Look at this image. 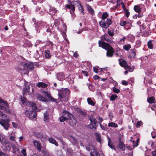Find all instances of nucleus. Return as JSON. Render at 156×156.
Segmentation results:
<instances>
[{
    "mask_svg": "<svg viewBox=\"0 0 156 156\" xmlns=\"http://www.w3.org/2000/svg\"><path fill=\"white\" fill-rule=\"evenodd\" d=\"M98 68V66L94 67H93V70H94V72L96 73H97Z\"/></svg>",
    "mask_w": 156,
    "mask_h": 156,
    "instance_id": "052dcab7",
    "label": "nucleus"
},
{
    "mask_svg": "<svg viewBox=\"0 0 156 156\" xmlns=\"http://www.w3.org/2000/svg\"><path fill=\"white\" fill-rule=\"evenodd\" d=\"M131 48L130 44H126L123 46V48L126 51H128Z\"/></svg>",
    "mask_w": 156,
    "mask_h": 156,
    "instance_id": "4c0bfd02",
    "label": "nucleus"
},
{
    "mask_svg": "<svg viewBox=\"0 0 156 156\" xmlns=\"http://www.w3.org/2000/svg\"><path fill=\"white\" fill-rule=\"evenodd\" d=\"M108 16V14L107 12L103 13L102 15L101 18L104 20Z\"/></svg>",
    "mask_w": 156,
    "mask_h": 156,
    "instance_id": "ea45409f",
    "label": "nucleus"
},
{
    "mask_svg": "<svg viewBox=\"0 0 156 156\" xmlns=\"http://www.w3.org/2000/svg\"><path fill=\"white\" fill-rule=\"evenodd\" d=\"M108 146L112 149L114 150L115 151V146L113 145V142L112 141L111 139L109 138H108Z\"/></svg>",
    "mask_w": 156,
    "mask_h": 156,
    "instance_id": "dca6fc26",
    "label": "nucleus"
},
{
    "mask_svg": "<svg viewBox=\"0 0 156 156\" xmlns=\"http://www.w3.org/2000/svg\"><path fill=\"white\" fill-rule=\"evenodd\" d=\"M24 68L26 69L31 70L34 68L33 64L31 62H27L25 63L23 65Z\"/></svg>",
    "mask_w": 156,
    "mask_h": 156,
    "instance_id": "9b49d317",
    "label": "nucleus"
},
{
    "mask_svg": "<svg viewBox=\"0 0 156 156\" xmlns=\"http://www.w3.org/2000/svg\"><path fill=\"white\" fill-rule=\"evenodd\" d=\"M21 100L23 104H24L27 102V99L24 97L23 98L21 97Z\"/></svg>",
    "mask_w": 156,
    "mask_h": 156,
    "instance_id": "49530a36",
    "label": "nucleus"
},
{
    "mask_svg": "<svg viewBox=\"0 0 156 156\" xmlns=\"http://www.w3.org/2000/svg\"><path fill=\"white\" fill-rule=\"evenodd\" d=\"M99 47H101L107 51L106 56L108 57L113 56L114 52L113 48L108 44L101 41L98 42Z\"/></svg>",
    "mask_w": 156,
    "mask_h": 156,
    "instance_id": "f257e3e1",
    "label": "nucleus"
},
{
    "mask_svg": "<svg viewBox=\"0 0 156 156\" xmlns=\"http://www.w3.org/2000/svg\"><path fill=\"white\" fill-rule=\"evenodd\" d=\"M96 139V140L98 142L100 143L101 141V136L98 133H95Z\"/></svg>",
    "mask_w": 156,
    "mask_h": 156,
    "instance_id": "473e14b6",
    "label": "nucleus"
},
{
    "mask_svg": "<svg viewBox=\"0 0 156 156\" xmlns=\"http://www.w3.org/2000/svg\"><path fill=\"white\" fill-rule=\"evenodd\" d=\"M21 152L24 156H26V151L25 149H23L21 151Z\"/></svg>",
    "mask_w": 156,
    "mask_h": 156,
    "instance_id": "864d4df0",
    "label": "nucleus"
},
{
    "mask_svg": "<svg viewBox=\"0 0 156 156\" xmlns=\"http://www.w3.org/2000/svg\"><path fill=\"white\" fill-rule=\"evenodd\" d=\"M48 140L50 143L55 144L56 146H58V144L56 142V140L52 137L48 138Z\"/></svg>",
    "mask_w": 156,
    "mask_h": 156,
    "instance_id": "6ab92c4d",
    "label": "nucleus"
},
{
    "mask_svg": "<svg viewBox=\"0 0 156 156\" xmlns=\"http://www.w3.org/2000/svg\"><path fill=\"white\" fill-rule=\"evenodd\" d=\"M67 153L69 155H71L72 153V151L70 148H68L67 149Z\"/></svg>",
    "mask_w": 156,
    "mask_h": 156,
    "instance_id": "79ce46f5",
    "label": "nucleus"
},
{
    "mask_svg": "<svg viewBox=\"0 0 156 156\" xmlns=\"http://www.w3.org/2000/svg\"><path fill=\"white\" fill-rule=\"evenodd\" d=\"M142 122L141 121H138L136 124V127L137 128L139 127L142 124Z\"/></svg>",
    "mask_w": 156,
    "mask_h": 156,
    "instance_id": "8fccbe9b",
    "label": "nucleus"
},
{
    "mask_svg": "<svg viewBox=\"0 0 156 156\" xmlns=\"http://www.w3.org/2000/svg\"><path fill=\"white\" fill-rule=\"evenodd\" d=\"M70 93V90L68 89H62L58 94V102L62 100L64 101H66L68 98Z\"/></svg>",
    "mask_w": 156,
    "mask_h": 156,
    "instance_id": "7ed1b4c3",
    "label": "nucleus"
},
{
    "mask_svg": "<svg viewBox=\"0 0 156 156\" xmlns=\"http://www.w3.org/2000/svg\"><path fill=\"white\" fill-rule=\"evenodd\" d=\"M25 86L23 88V94L24 96L27 93H29L30 92V87L28 84H25Z\"/></svg>",
    "mask_w": 156,
    "mask_h": 156,
    "instance_id": "ddd939ff",
    "label": "nucleus"
},
{
    "mask_svg": "<svg viewBox=\"0 0 156 156\" xmlns=\"http://www.w3.org/2000/svg\"><path fill=\"white\" fill-rule=\"evenodd\" d=\"M130 54L131 57H134L136 55V52L134 50H133L131 52Z\"/></svg>",
    "mask_w": 156,
    "mask_h": 156,
    "instance_id": "3c124183",
    "label": "nucleus"
},
{
    "mask_svg": "<svg viewBox=\"0 0 156 156\" xmlns=\"http://www.w3.org/2000/svg\"><path fill=\"white\" fill-rule=\"evenodd\" d=\"M98 120V122L100 124V126H101V123L103 121V119L99 117Z\"/></svg>",
    "mask_w": 156,
    "mask_h": 156,
    "instance_id": "4d7b16f0",
    "label": "nucleus"
},
{
    "mask_svg": "<svg viewBox=\"0 0 156 156\" xmlns=\"http://www.w3.org/2000/svg\"><path fill=\"white\" fill-rule=\"evenodd\" d=\"M33 143L34 145L37 147V149L39 151H40L41 150L42 147L41 143L37 140L34 141Z\"/></svg>",
    "mask_w": 156,
    "mask_h": 156,
    "instance_id": "4468645a",
    "label": "nucleus"
},
{
    "mask_svg": "<svg viewBox=\"0 0 156 156\" xmlns=\"http://www.w3.org/2000/svg\"><path fill=\"white\" fill-rule=\"evenodd\" d=\"M113 90L114 92L118 94L119 93L120 91V90L119 89L116 88L115 87H114L113 88Z\"/></svg>",
    "mask_w": 156,
    "mask_h": 156,
    "instance_id": "37998d69",
    "label": "nucleus"
},
{
    "mask_svg": "<svg viewBox=\"0 0 156 156\" xmlns=\"http://www.w3.org/2000/svg\"><path fill=\"white\" fill-rule=\"evenodd\" d=\"M9 138L11 140L14 141L15 139V137L14 136H10Z\"/></svg>",
    "mask_w": 156,
    "mask_h": 156,
    "instance_id": "e2e57ef3",
    "label": "nucleus"
},
{
    "mask_svg": "<svg viewBox=\"0 0 156 156\" xmlns=\"http://www.w3.org/2000/svg\"><path fill=\"white\" fill-rule=\"evenodd\" d=\"M154 97L152 96L147 99V101L150 104L154 103Z\"/></svg>",
    "mask_w": 156,
    "mask_h": 156,
    "instance_id": "c85d7f7f",
    "label": "nucleus"
},
{
    "mask_svg": "<svg viewBox=\"0 0 156 156\" xmlns=\"http://www.w3.org/2000/svg\"><path fill=\"white\" fill-rule=\"evenodd\" d=\"M108 126L109 127H113L115 128H117L118 127V126L117 124L113 122H112L108 123Z\"/></svg>",
    "mask_w": 156,
    "mask_h": 156,
    "instance_id": "72a5a7b5",
    "label": "nucleus"
},
{
    "mask_svg": "<svg viewBox=\"0 0 156 156\" xmlns=\"http://www.w3.org/2000/svg\"><path fill=\"white\" fill-rule=\"evenodd\" d=\"M86 148V150L89 151H93L95 149V147L93 146L90 144L87 145Z\"/></svg>",
    "mask_w": 156,
    "mask_h": 156,
    "instance_id": "aec40b11",
    "label": "nucleus"
},
{
    "mask_svg": "<svg viewBox=\"0 0 156 156\" xmlns=\"http://www.w3.org/2000/svg\"><path fill=\"white\" fill-rule=\"evenodd\" d=\"M43 42L41 41H40L39 40H37L35 44L36 45H37L39 44L42 43Z\"/></svg>",
    "mask_w": 156,
    "mask_h": 156,
    "instance_id": "bf43d9fd",
    "label": "nucleus"
},
{
    "mask_svg": "<svg viewBox=\"0 0 156 156\" xmlns=\"http://www.w3.org/2000/svg\"><path fill=\"white\" fill-rule=\"evenodd\" d=\"M0 116L3 117L4 118H7L6 115L4 114L3 112L0 111Z\"/></svg>",
    "mask_w": 156,
    "mask_h": 156,
    "instance_id": "5fc2aeb1",
    "label": "nucleus"
},
{
    "mask_svg": "<svg viewBox=\"0 0 156 156\" xmlns=\"http://www.w3.org/2000/svg\"><path fill=\"white\" fill-rule=\"evenodd\" d=\"M112 23V21L110 18H108L106 20H104L100 21L99 24L100 26L102 28L107 29L109 27Z\"/></svg>",
    "mask_w": 156,
    "mask_h": 156,
    "instance_id": "39448f33",
    "label": "nucleus"
},
{
    "mask_svg": "<svg viewBox=\"0 0 156 156\" xmlns=\"http://www.w3.org/2000/svg\"><path fill=\"white\" fill-rule=\"evenodd\" d=\"M37 86L38 87H41L42 88H45L47 87L48 85L45 83L43 82H39L37 84Z\"/></svg>",
    "mask_w": 156,
    "mask_h": 156,
    "instance_id": "5701e85b",
    "label": "nucleus"
},
{
    "mask_svg": "<svg viewBox=\"0 0 156 156\" xmlns=\"http://www.w3.org/2000/svg\"><path fill=\"white\" fill-rule=\"evenodd\" d=\"M87 101L88 104L92 106H94L95 105V102L92 100L91 98H88L87 99Z\"/></svg>",
    "mask_w": 156,
    "mask_h": 156,
    "instance_id": "b1692460",
    "label": "nucleus"
},
{
    "mask_svg": "<svg viewBox=\"0 0 156 156\" xmlns=\"http://www.w3.org/2000/svg\"><path fill=\"white\" fill-rule=\"evenodd\" d=\"M30 110H26L25 114L26 116L30 119H32L35 118L37 116V113L36 110L37 107L36 104L33 102H30Z\"/></svg>",
    "mask_w": 156,
    "mask_h": 156,
    "instance_id": "f03ea898",
    "label": "nucleus"
},
{
    "mask_svg": "<svg viewBox=\"0 0 156 156\" xmlns=\"http://www.w3.org/2000/svg\"><path fill=\"white\" fill-rule=\"evenodd\" d=\"M152 154L153 156H156V149L154 151L152 152Z\"/></svg>",
    "mask_w": 156,
    "mask_h": 156,
    "instance_id": "774afa93",
    "label": "nucleus"
},
{
    "mask_svg": "<svg viewBox=\"0 0 156 156\" xmlns=\"http://www.w3.org/2000/svg\"><path fill=\"white\" fill-rule=\"evenodd\" d=\"M49 99H50L52 101H53V102H58V101H57L58 100L57 99L53 98L51 96V98H50Z\"/></svg>",
    "mask_w": 156,
    "mask_h": 156,
    "instance_id": "6e6d98bb",
    "label": "nucleus"
},
{
    "mask_svg": "<svg viewBox=\"0 0 156 156\" xmlns=\"http://www.w3.org/2000/svg\"><path fill=\"white\" fill-rule=\"evenodd\" d=\"M66 7L69 9H70L71 11L74 12L75 9V8L74 5H67Z\"/></svg>",
    "mask_w": 156,
    "mask_h": 156,
    "instance_id": "7c9ffc66",
    "label": "nucleus"
},
{
    "mask_svg": "<svg viewBox=\"0 0 156 156\" xmlns=\"http://www.w3.org/2000/svg\"><path fill=\"white\" fill-rule=\"evenodd\" d=\"M90 156H100L99 153L95 149L93 151H91L90 153Z\"/></svg>",
    "mask_w": 156,
    "mask_h": 156,
    "instance_id": "4be33fe9",
    "label": "nucleus"
},
{
    "mask_svg": "<svg viewBox=\"0 0 156 156\" xmlns=\"http://www.w3.org/2000/svg\"><path fill=\"white\" fill-rule=\"evenodd\" d=\"M101 40L100 41H105L108 42H109L111 44L114 43L113 41L110 37L109 36L106 34H105L104 35L101 36Z\"/></svg>",
    "mask_w": 156,
    "mask_h": 156,
    "instance_id": "6e6552de",
    "label": "nucleus"
},
{
    "mask_svg": "<svg viewBox=\"0 0 156 156\" xmlns=\"http://www.w3.org/2000/svg\"><path fill=\"white\" fill-rule=\"evenodd\" d=\"M125 69L126 70H127L129 72H132L133 70V68H131L129 66H128V65L126 67H125Z\"/></svg>",
    "mask_w": 156,
    "mask_h": 156,
    "instance_id": "c9c22d12",
    "label": "nucleus"
},
{
    "mask_svg": "<svg viewBox=\"0 0 156 156\" xmlns=\"http://www.w3.org/2000/svg\"><path fill=\"white\" fill-rule=\"evenodd\" d=\"M108 34L109 36H113L114 35L113 32L111 30L109 29L108 30Z\"/></svg>",
    "mask_w": 156,
    "mask_h": 156,
    "instance_id": "de8ad7c7",
    "label": "nucleus"
},
{
    "mask_svg": "<svg viewBox=\"0 0 156 156\" xmlns=\"http://www.w3.org/2000/svg\"><path fill=\"white\" fill-rule=\"evenodd\" d=\"M89 118L90 122V125L93 128L95 129L97 127L96 125L97 122L95 117L94 116L91 115L89 116Z\"/></svg>",
    "mask_w": 156,
    "mask_h": 156,
    "instance_id": "1a4fd4ad",
    "label": "nucleus"
},
{
    "mask_svg": "<svg viewBox=\"0 0 156 156\" xmlns=\"http://www.w3.org/2000/svg\"><path fill=\"white\" fill-rule=\"evenodd\" d=\"M68 139L74 145H76L78 144V141L77 138L72 136H70L68 137Z\"/></svg>",
    "mask_w": 156,
    "mask_h": 156,
    "instance_id": "9d476101",
    "label": "nucleus"
},
{
    "mask_svg": "<svg viewBox=\"0 0 156 156\" xmlns=\"http://www.w3.org/2000/svg\"><path fill=\"white\" fill-rule=\"evenodd\" d=\"M49 114L47 112L44 114V120L45 122H48L49 121Z\"/></svg>",
    "mask_w": 156,
    "mask_h": 156,
    "instance_id": "f3484780",
    "label": "nucleus"
},
{
    "mask_svg": "<svg viewBox=\"0 0 156 156\" xmlns=\"http://www.w3.org/2000/svg\"><path fill=\"white\" fill-rule=\"evenodd\" d=\"M77 111L80 114L82 115L83 117H85L87 115V114L86 112L82 110L79 108H78L77 109Z\"/></svg>",
    "mask_w": 156,
    "mask_h": 156,
    "instance_id": "412c9836",
    "label": "nucleus"
},
{
    "mask_svg": "<svg viewBox=\"0 0 156 156\" xmlns=\"http://www.w3.org/2000/svg\"><path fill=\"white\" fill-rule=\"evenodd\" d=\"M68 116L67 122L71 126L75 125L76 123V120L74 116L70 114L69 112H66Z\"/></svg>",
    "mask_w": 156,
    "mask_h": 156,
    "instance_id": "20e7f679",
    "label": "nucleus"
},
{
    "mask_svg": "<svg viewBox=\"0 0 156 156\" xmlns=\"http://www.w3.org/2000/svg\"><path fill=\"white\" fill-rule=\"evenodd\" d=\"M118 97V96L112 94L111 95L110 98V100L111 101H113L115 100Z\"/></svg>",
    "mask_w": 156,
    "mask_h": 156,
    "instance_id": "58836bf2",
    "label": "nucleus"
},
{
    "mask_svg": "<svg viewBox=\"0 0 156 156\" xmlns=\"http://www.w3.org/2000/svg\"><path fill=\"white\" fill-rule=\"evenodd\" d=\"M119 63L120 65L122 67L125 68L128 65L126 61L122 59H119Z\"/></svg>",
    "mask_w": 156,
    "mask_h": 156,
    "instance_id": "2eb2a0df",
    "label": "nucleus"
},
{
    "mask_svg": "<svg viewBox=\"0 0 156 156\" xmlns=\"http://www.w3.org/2000/svg\"><path fill=\"white\" fill-rule=\"evenodd\" d=\"M142 16V15L141 14L136 15L135 16H134V18H136L137 17L138 18H139L141 17Z\"/></svg>",
    "mask_w": 156,
    "mask_h": 156,
    "instance_id": "0e129e2a",
    "label": "nucleus"
},
{
    "mask_svg": "<svg viewBox=\"0 0 156 156\" xmlns=\"http://www.w3.org/2000/svg\"><path fill=\"white\" fill-rule=\"evenodd\" d=\"M44 53L45 54V56L46 58H48L51 57L50 51L48 50H46L45 51Z\"/></svg>",
    "mask_w": 156,
    "mask_h": 156,
    "instance_id": "2f4dec72",
    "label": "nucleus"
},
{
    "mask_svg": "<svg viewBox=\"0 0 156 156\" xmlns=\"http://www.w3.org/2000/svg\"><path fill=\"white\" fill-rule=\"evenodd\" d=\"M9 105L7 102L0 98V109L1 110L7 111Z\"/></svg>",
    "mask_w": 156,
    "mask_h": 156,
    "instance_id": "0eeeda50",
    "label": "nucleus"
},
{
    "mask_svg": "<svg viewBox=\"0 0 156 156\" xmlns=\"http://www.w3.org/2000/svg\"><path fill=\"white\" fill-rule=\"evenodd\" d=\"M122 84L124 85H127L128 84V83H127L126 81L123 80L122 81Z\"/></svg>",
    "mask_w": 156,
    "mask_h": 156,
    "instance_id": "69168bd1",
    "label": "nucleus"
},
{
    "mask_svg": "<svg viewBox=\"0 0 156 156\" xmlns=\"http://www.w3.org/2000/svg\"><path fill=\"white\" fill-rule=\"evenodd\" d=\"M119 147L122 151H124L125 149V145L123 142H120L119 144Z\"/></svg>",
    "mask_w": 156,
    "mask_h": 156,
    "instance_id": "c756f323",
    "label": "nucleus"
},
{
    "mask_svg": "<svg viewBox=\"0 0 156 156\" xmlns=\"http://www.w3.org/2000/svg\"><path fill=\"white\" fill-rule=\"evenodd\" d=\"M0 156H8L6 154H5L3 153L0 151Z\"/></svg>",
    "mask_w": 156,
    "mask_h": 156,
    "instance_id": "338daca9",
    "label": "nucleus"
},
{
    "mask_svg": "<svg viewBox=\"0 0 156 156\" xmlns=\"http://www.w3.org/2000/svg\"><path fill=\"white\" fill-rule=\"evenodd\" d=\"M124 11L126 14V17H128L130 15L129 12V11L127 9L124 10Z\"/></svg>",
    "mask_w": 156,
    "mask_h": 156,
    "instance_id": "c03bdc74",
    "label": "nucleus"
},
{
    "mask_svg": "<svg viewBox=\"0 0 156 156\" xmlns=\"http://www.w3.org/2000/svg\"><path fill=\"white\" fill-rule=\"evenodd\" d=\"M42 24V23L41 22H39L38 24V26H39V29H38L37 30V33H39L40 32V31H38V30H39L40 29H41V27H40L41 26V24Z\"/></svg>",
    "mask_w": 156,
    "mask_h": 156,
    "instance_id": "603ef678",
    "label": "nucleus"
},
{
    "mask_svg": "<svg viewBox=\"0 0 156 156\" xmlns=\"http://www.w3.org/2000/svg\"><path fill=\"white\" fill-rule=\"evenodd\" d=\"M134 9L135 11L138 13H140L141 12V9L140 7L138 5H136L134 6Z\"/></svg>",
    "mask_w": 156,
    "mask_h": 156,
    "instance_id": "cd10ccee",
    "label": "nucleus"
},
{
    "mask_svg": "<svg viewBox=\"0 0 156 156\" xmlns=\"http://www.w3.org/2000/svg\"><path fill=\"white\" fill-rule=\"evenodd\" d=\"M137 24L140 26V28L141 31H142V29L143 28V25H141V23L140 21H139L137 22Z\"/></svg>",
    "mask_w": 156,
    "mask_h": 156,
    "instance_id": "a18cd8bd",
    "label": "nucleus"
},
{
    "mask_svg": "<svg viewBox=\"0 0 156 156\" xmlns=\"http://www.w3.org/2000/svg\"><path fill=\"white\" fill-rule=\"evenodd\" d=\"M10 122V120L7 119H0V124L3 126L5 129L6 130H8L9 126V122Z\"/></svg>",
    "mask_w": 156,
    "mask_h": 156,
    "instance_id": "423d86ee",
    "label": "nucleus"
},
{
    "mask_svg": "<svg viewBox=\"0 0 156 156\" xmlns=\"http://www.w3.org/2000/svg\"><path fill=\"white\" fill-rule=\"evenodd\" d=\"M86 8L88 12L91 14L93 15L94 14V10L93 9L91 8L90 6L88 5H86Z\"/></svg>",
    "mask_w": 156,
    "mask_h": 156,
    "instance_id": "393cba45",
    "label": "nucleus"
},
{
    "mask_svg": "<svg viewBox=\"0 0 156 156\" xmlns=\"http://www.w3.org/2000/svg\"><path fill=\"white\" fill-rule=\"evenodd\" d=\"M0 142H1L2 144L4 145H6L9 143V141L5 138V136L4 138H2Z\"/></svg>",
    "mask_w": 156,
    "mask_h": 156,
    "instance_id": "a878e982",
    "label": "nucleus"
},
{
    "mask_svg": "<svg viewBox=\"0 0 156 156\" xmlns=\"http://www.w3.org/2000/svg\"><path fill=\"white\" fill-rule=\"evenodd\" d=\"M66 112H68L67 111H65L63 112V115L59 118V120L61 122H63L65 121H67V119H68V116H67V114Z\"/></svg>",
    "mask_w": 156,
    "mask_h": 156,
    "instance_id": "f8f14e48",
    "label": "nucleus"
},
{
    "mask_svg": "<svg viewBox=\"0 0 156 156\" xmlns=\"http://www.w3.org/2000/svg\"><path fill=\"white\" fill-rule=\"evenodd\" d=\"M37 98L40 101L45 102L46 101V100L41 95L39 94H37Z\"/></svg>",
    "mask_w": 156,
    "mask_h": 156,
    "instance_id": "bb28decb",
    "label": "nucleus"
},
{
    "mask_svg": "<svg viewBox=\"0 0 156 156\" xmlns=\"http://www.w3.org/2000/svg\"><path fill=\"white\" fill-rule=\"evenodd\" d=\"M49 14L51 15H55L57 12V10L54 8L51 7L49 10Z\"/></svg>",
    "mask_w": 156,
    "mask_h": 156,
    "instance_id": "a211bd4d",
    "label": "nucleus"
},
{
    "mask_svg": "<svg viewBox=\"0 0 156 156\" xmlns=\"http://www.w3.org/2000/svg\"><path fill=\"white\" fill-rule=\"evenodd\" d=\"M145 4L147 6H149L150 4V2L148 0H147L145 2Z\"/></svg>",
    "mask_w": 156,
    "mask_h": 156,
    "instance_id": "680f3d73",
    "label": "nucleus"
},
{
    "mask_svg": "<svg viewBox=\"0 0 156 156\" xmlns=\"http://www.w3.org/2000/svg\"><path fill=\"white\" fill-rule=\"evenodd\" d=\"M12 125L13 126V127H14V128H16L17 126H18V125L16 123L14 122H12Z\"/></svg>",
    "mask_w": 156,
    "mask_h": 156,
    "instance_id": "13d9d810",
    "label": "nucleus"
},
{
    "mask_svg": "<svg viewBox=\"0 0 156 156\" xmlns=\"http://www.w3.org/2000/svg\"><path fill=\"white\" fill-rule=\"evenodd\" d=\"M126 22L125 21H122L120 22V25L122 26H124L126 24Z\"/></svg>",
    "mask_w": 156,
    "mask_h": 156,
    "instance_id": "09e8293b",
    "label": "nucleus"
},
{
    "mask_svg": "<svg viewBox=\"0 0 156 156\" xmlns=\"http://www.w3.org/2000/svg\"><path fill=\"white\" fill-rule=\"evenodd\" d=\"M147 46L149 49H152L153 48V45L152 43V41L150 40L147 42Z\"/></svg>",
    "mask_w": 156,
    "mask_h": 156,
    "instance_id": "e433bc0d",
    "label": "nucleus"
},
{
    "mask_svg": "<svg viewBox=\"0 0 156 156\" xmlns=\"http://www.w3.org/2000/svg\"><path fill=\"white\" fill-rule=\"evenodd\" d=\"M43 93L46 96L49 98H51L50 94L48 91H43Z\"/></svg>",
    "mask_w": 156,
    "mask_h": 156,
    "instance_id": "a19ab883",
    "label": "nucleus"
},
{
    "mask_svg": "<svg viewBox=\"0 0 156 156\" xmlns=\"http://www.w3.org/2000/svg\"><path fill=\"white\" fill-rule=\"evenodd\" d=\"M78 4V9L79 11H80L81 12L84 14V9L83 6H82V5H81L80 3H79Z\"/></svg>",
    "mask_w": 156,
    "mask_h": 156,
    "instance_id": "f704fd0d",
    "label": "nucleus"
}]
</instances>
